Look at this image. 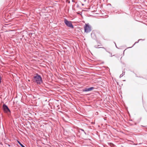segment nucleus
<instances>
[{
    "instance_id": "nucleus-1",
    "label": "nucleus",
    "mask_w": 147,
    "mask_h": 147,
    "mask_svg": "<svg viewBox=\"0 0 147 147\" xmlns=\"http://www.w3.org/2000/svg\"><path fill=\"white\" fill-rule=\"evenodd\" d=\"M35 82L38 84H40L42 82V80L41 77L39 75H37L34 77Z\"/></svg>"
},
{
    "instance_id": "nucleus-2",
    "label": "nucleus",
    "mask_w": 147,
    "mask_h": 147,
    "mask_svg": "<svg viewBox=\"0 0 147 147\" xmlns=\"http://www.w3.org/2000/svg\"><path fill=\"white\" fill-rule=\"evenodd\" d=\"M84 28L85 32L86 33L89 32L91 30V27L88 24H86Z\"/></svg>"
},
{
    "instance_id": "nucleus-3",
    "label": "nucleus",
    "mask_w": 147,
    "mask_h": 147,
    "mask_svg": "<svg viewBox=\"0 0 147 147\" xmlns=\"http://www.w3.org/2000/svg\"><path fill=\"white\" fill-rule=\"evenodd\" d=\"M64 22L65 24L68 26L73 28L74 26L72 25L71 22L68 21L67 20L65 19L64 20Z\"/></svg>"
},
{
    "instance_id": "nucleus-4",
    "label": "nucleus",
    "mask_w": 147,
    "mask_h": 147,
    "mask_svg": "<svg viewBox=\"0 0 147 147\" xmlns=\"http://www.w3.org/2000/svg\"><path fill=\"white\" fill-rule=\"evenodd\" d=\"M3 107L4 109V111L8 114L10 113V111L7 106L5 105H3Z\"/></svg>"
},
{
    "instance_id": "nucleus-5",
    "label": "nucleus",
    "mask_w": 147,
    "mask_h": 147,
    "mask_svg": "<svg viewBox=\"0 0 147 147\" xmlns=\"http://www.w3.org/2000/svg\"><path fill=\"white\" fill-rule=\"evenodd\" d=\"M88 88V91H90L93 90V89H94V88L93 87H92L89 88Z\"/></svg>"
},
{
    "instance_id": "nucleus-6",
    "label": "nucleus",
    "mask_w": 147,
    "mask_h": 147,
    "mask_svg": "<svg viewBox=\"0 0 147 147\" xmlns=\"http://www.w3.org/2000/svg\"><path fill=\"white\" fill-rule=\"evenodd\" d=\"M18 142L22 147H25L23 144H22L19 141H18Z\"/></svg>"
},
{
    "instance_id": "nucleus-7",
    "label": "nucleus",
    "mask_w": 147,
    "mask_h": 147,
    "mask_svg": "<svg viewBox=\"0 0 147 147\" xmlns=\"http://www.w3.org/2000/svg\"><path fill=\"white\" fill-rule=\"evenodd\" d=\"M84 91H88V88H86L84 89Z\"/></svg>"
}]
</instances>
